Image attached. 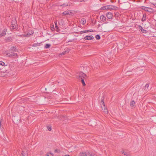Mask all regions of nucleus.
<instances>
[{"mask_svg": "<svg viewBox=\"0 0 156 156\" xmlns=\"http://www.w3.org/2000/svg\"><path fill=\"white\" fill-rule=\"evenodd\" d=\"M40 43H34L33 45L32 46L33 47H37L38 46H40Z\"/></svg>", "mask_w": 156, "mask_h": 156, "instance_id": "obj_17", "label": "nucleus"}, {"mask_svg": "<svg viewBox=\"0 0 156 156\" xmlns=\"http://www.w3.org/2000/svg\"><path fill=\"white\" fill-rule=\"evenodd\" d=\"M17 51V49L16 46H12L11 47V48L9 49V51H10L16 52Z\"/></svg>", "mask_w": 156, "mask_h": 156, "instance_id": "obj_6", "label": "nucleus"}, {"mask_svg": "<svg viewBox=\"0 0 156 156\" xmlns=\"http://www.w3.org/2000/svg\"><path fill=\"white\" fill-rule=\"evenodd\" d=\"M146 15L145 14H144L143 15V17L141 19V21L143 22L145 21L146 20Z\"/></svg>", "mask_w": 156, "mask_h": 156, "instance_id": "obj_12", "label": "nucleus"}, {"mask_svg": "<svg viewBox=\"0 0 156 156\" xmlns=\"http://www.w3.org/2000/svg\"><path fill=\"white\" fill-rule=\"evenodd\" d=\"M7 31V29H4L2 30V32L0 34V37H2L4 36L6 34V32Z\"/></svg>", "mask_w": 156, "mask_h": 156, "instance_id": "obj_7", "label": "nucleus"}, {"mask_svg": "<svg viewBox=\"0 0 156 156\" xmlns=\"http://www.w3.org/2000/svg\"><path fill=\"white\" fill-rule=\"evenodd\" d=\"M95 38L97 40H99L100 39V36L99 34H97L95 36Z\"/></svg>", "mask_w": 156, "mask_h": 156, "instance_id": "obj_27", "label": "nucleus"}, {"mask_svg": "<svg viewBox=\"0 0 156 156\" xmlns=\"http://www.w3.org/2000/svg\"><path fill=\"white\" fill-rule=\"evenodd\" d=\"M14 23L15 24H16V22H15V21L14 22Z\"/></svg>", "mask_w": 156, "mask_h": 156, "instance_id": "obj_43", "label": "nucleus"}, {"mask_svg": "<svg viewBox=\"0 0 156 156\" xmlns=\"http://www.w3.org/2000/svg\"><path fill=\"white\" fill-rule=\"evenodd\" d=\"M48 130L49 131H51V127H48Z\"/></svg>", "mask_w": 156, "mask_h": 156, "instance_id": "obj_35", "label": "nucleus"}, {"mask_svg": "<svg viewBox=\"0 0 156 156\" xmlns=\"http://www.w3.org/2000/svg\"><path fill=\"white\" fill-rule=\"evenodd\" d=\"M72 13V12L71 11L68 10V11H64L63 13V14L64 15H70Z\"/></svg>", "mask_w": 156, "mask_h": 156, "instance_id": "obj_9", "label": "nucleus"}, {"mask_svg": "<svg viewBox=\"0 0 156 156\" xmlns=\"http://www.w3.org/2000/svg\"><path fill=\"white\" fill-rule=\"evenodd\" d=\"M55 152H57L59 153L60 152V151H59L58 150V149H56L55 150Z\"/></svg>", "mask_w": 156, "mask_h": 156, "instance_id": "obj_36", "label": "nucleus"}, {"mask_svg": "<svg viewBox=\"0 0 156 156\" xmlns=\"http://www.w3.org/2000/svg\"><path fill=\"white\" fill-rule=\"evenodd\" d=\"M120 16V13L118 12H116L115 13V17H119Z\"/></svg>", "mask_w": 156, "mask_h": 156, "instance_id": "obj_23", "label": "nucleus"}, {"mask_svg": "<svg viewBox=\"0 0 156 156\" xmlns=\"http://www.w3.org/2000/svg\"><path fill=\"white\" fill-rule=\"evenodd\" d=\"M6 55L7 56L11 58V53L9 52H6Z\"/></svg>", "mask_w": 156, "mask_h": 156, "instance_id": "obj_28", "label": "nucleus"}, {"mask_svg": "<svg viewBox=\"0 0 156 156\" xmlns=\"http://www.w3.org/2000/svg\"><path fill=\"white\" fill-rule=\"evenodd\" d=\"M86 32H87V30L81 31L80 32V34H83Z\"/></svg>", "mask_w": 156, "mask_h": 156, "instance_id": "obj_32", "label": "nucleus"}, {"mask_svg": "<svg viewBox=\"0 0 156 156\" xmlns=\"http://www.w3.org/2000/svg\"><path fill=\"white\" fill-rule=\"evenodd\" d=\"M80 2H84L86 0H80Z\"/></svg>", "mask_w": 156, "mask_h": 156, "instance_id": "obj_38", "label": "nucleus"}, {"mask_svg": "<svg viewBox=\"0 0 156 156\" xmlns=\"http://www.w3.org/2000/svg\"><path fill=\"white\" fill-rule=\"evenodd\" d=\"M11 58H17L18 55L17 53L14 52H11Z\"/></svg>", "mask_w": 156, "mask_h": 156, "instance_id": "obj_8", "label": "nucleus"}, {"mask_svg": "<svg viewBox=\"0 0 156 156\" xmlns=\"http://www.w3.org/2000/svg\"><path fill=\"white\" fill-rule=\"evenodd\" d=\"M51 45L50 44H46L45 45L44 48H49L50 47V46H51Z\"/></svg>", "mask_w": 156, "mask_h": 156, "instance_id": "obj_19", "label": "nucleus"}, {"mask_svg": "<svg viewBox=\"0 0 156 156\" xmlns=\"http://www.w3.org/2000/svg\"><path fill=\"white\" fill-rule=\"evenodd\" d=\"M140 8L145 11L149 12H152L153 10L152 8L147 7L141 6L140 7Z\"/></svg>", "mask_w": 156, "mask_h": 156, "instance_id": "obj_3", "label": "nucleus"}, {"mask_svg": "<svg viewBox=\"0 0 156 156\" xmlns=\"http://www.w3.org/2000/svg\"><path fill=\"white\" fill-rule=\"evenodd\" d=\"M80 22L82 24L84 25L86 23V20L84 18H82L81 19Z\"/></svg>", "mask_w": 156, "mask_h": 156, "instance_id": "obj_13", "label": "nucleus"}, {"mask_svg": "<svg viewBox=\"0 0 156 156\" xmlns=\"http://www.w3.org/2000/svg\"><path fill=\"white\" fill-rule=\"evenodd\" d=\"M56 30L58 32L60 31V29L58 28V29H56Z\"/></svg>", "mask_w": 156, "mask_h": 156, "instance_id": "obj_37", "label": "nucleus"}, {"mask_svg": "<svg viewBox=\"0 0 156 156\" xmlns=\"http://www.w3.org/2000/svg\"><path fill=\"white\" fill-rule=\"evenodd\" d=\"M117 7L115 6L112 5H108L101 7L100 9L101 10H114Z\"/></svg>", "mask_w": 156, "mask_h": 156, "instance_id": "obj_1", "label": "nucleus"}, {"mask_svg": "<svg viewBox=\"0 0 156 156\" xmlns=\"http://www.w3.org/2000/svg\"><path fill=\"white\" fill-rule=\"evenodd\" d=\"M154 6L156 7V3L154 4Z\"/></svg>", "mask_w": 156, "mask_h": 156, "instance_id": "obj_42", "label": "nucleus"}, {"mask_svg": "<svg viewBox=\"0 0 156 156\" xmlns=\"http://www.w3.org/2000/svg\"><path fill=\"white\" fill-rule=\"evenodd\" d=\"M72 40H70L69 41H68V42H72Z\"/></svg>", "mask_w": 156, "mask_h": 156, "instance_id": "obj_40", "label": "nucleus"}, {"mask_svg": "<svg viewBox=\"0 0 156 156\" xmlns=\"http://www.w3.org/2000/svg\"><path fill=\"white\" fill-rule=\"evenodd\" d=\"M106 17L104 15H101L100 16L101 20L103 22H105L106 20Z\"/></svg>", "mask_w": 156, "mask_h": 156, "instance_id": "obj_10", "label": "nucleus"}, {"mask_svg": "<svg viewBox=\"0 0 156 156\" xmlns=\"http://www.w3.org/2000/svg\"><path fill=\"white\" fill-rule=\"evenodd\" d=\"M21 156H27V153H25L23 151H22V153Z\"/></svg>", "mask_w": 156, "mask_h": 156, "instance_id": "obj_25", "label": "nucleus"}, {"mask_svg": "<svg viewBox=\"0 0 156 156\" xmlns=\"http://www.w3.org/2000/svg\"><path fill=\"white\" fill-rule=\"evenodd\" d=\"M94 38L92 35L87 36L84 37V39L86 40H92Z\"/></svg>", "mask_w": 156, "mask_h": 156, "instance_id": "obj_5", "label": "nucleus"}, {"mask_svg": "<svg viewBox=\"0 0 156 156\" xmlns=\"http://www.w3.org/2000/svg\"><path fill=\"white\" fill-rule=\"evenodd\" d=\"M12 38L11 37H8L6 39V40L8 42L11 41H12Z\"/></svg>", "mask_w": 156, "mask_h": 156, "instance_id": "obj_20", "label": "nucleus"}, {"mask_svg": "<svg viewBox=\"0 0 156 156\" xmlns=\"http://www.w3.org/2000/svg\"><path fill=\"white\" fill-rule=\"evenodd\" d=\"M122 154H123L124 155H126V156H130V154L126 152H123Z\"/></svg>", "mask_w": 156, "mask_h": 156, "instance_id": "obj_29", "label": "nucleus"}, {"mask_svg": "<svg viewBox=\"0 0 156 156\" xmlns=\"http://www.w3.org/2000/svg\"><path fill=\"white\" fill-rule=\"evenodd\" d=\"M69 3H64L62 5H60V6H61L62 7H65L66 6H69L70 5H69Z\"/></svg>", "mask_w": 156, "mask_h": 156, "instance_id": "obj_15", "label": "nucleus"}, {"mask_svg": "<svg viewBox=\"0 0 156 156\" xmlns=\"http://www.w3.org/2000/svg\"><path fill=\"white\" fill-rule=\"evenodd\" d=\"M0 65L4 66L5 65V63L3 62L2 61H0Z\"/></svg>", "mask_w": 156, "mask_h": 156, "instance_id": "obj_31", "label": "nucleus"}, {"mask_svg": "<svg viewBox=\"0 0 156 156\" xmlns=\"http://www.w3.org/2000/svg\"><path fill=\"white\" fill-rule=\"evenodd\" d=\"M149 87L148 84H146V85L144 87V90H147Z\"/></svg>", "mask_w": 156, "mask_h": 156, "instance_id": "obj_24", "label": "nucleus"}, {"mask_svg": "<svg viewBox=\"0 0 156 156\" xmlns=\"http://www.w3.org/2000/svg\"><path fill=\"white\" fill-rule=\"evenodd\" d=\"M101 105H103L104 107H105V104H104V99L103 98H101Z\"/></svg>", "mask_w": 156, "mask_h": 156, "instance_id": "obj_21", "label": "nucleus"}, {"mask_svg": "<svg viewBox=\"0 0 156 156\" xmlns=\"http://www.w3.org/2000/svg\"><path fill=\"white\" fill-rule=\"evenodd\" d=\"M76 76L79 78L82 79L85 78L86 77V75L85 73L80 72L77 73Z\"/></svg>", "mask_w": 156, "mask_h": 156, "instance_id": "obj_2", "label": "nucleus"}, {"mask_svg": "<svg viewBox=\"0 0 156 156\" xmlns=\"http://www.w3.org/2000/svg\"><path fill=\"white\" fill-rule=\"evenodd\" d=\"M11 27H12V29L15 28L16 25L15 24H13V23L12 22L11 24Z\"/></svg>", "mask_w": 156, "mask_h": 156, "instance_id": "obj_26", "label": "nucleus"}, {"mask_svg": "<svg viewBox=\"0 0 156 156\" xmlns=\"http://www.w3.org/2000/svg\"><path fill=\"white\" fill-rule=\"evenodd\" d=\"M128 72L126 73V75H127L128 74Z\"/></svg>", "mask_w": 156, "mask_h": 156, "instance_id": "obj_41", "label": "nucleus"}, {"mask_svg": "<svg viewBox=\"0 0 156 156\" xmlns=\"http://www.w3.org/2000/svg\"><path fill=\"white\" fill-rule=\"evenodd\" d=\"M55 27L56 29H58V27L57 25L56 21H55Z\"/></svg>", "mask_w": 156, "mask_h": 156, "instance_id": "obj_30", "label": "nucleus"}, {"mask_svg": "<svg viewBox=\"0 0 156 156\" xmlns=\"http://www.w3.org/2000/svg\"><path fill=\"white\" fill-rule=\"evenodd\" d=\"M87 32H91L93 31L92 29H90L89 30H87Z\"/></svg>", "mask_w": 156, "mask_h": 156, "instance_id": "obj_33", "label": "nucleus"}, {"mask_svg": "<svg viewBox=\"0 0 156 156\" xmlns=\"http://www.w3.org/2000/svg\"><path fill=\"white\" fill-rule=\"evenodd\" d=\"M65 156H70V155H67H67H65Z\"/></svg>", "mask_w": 156, "mask_h": 156, "instance_id": "obj_39", "label": "nucleus"}, {"mask_svg": "<svg viewBox=\"0 0 156 156\" xmlns=\"http://www.w3.org/2000/svg\"><path fill=\"white\" fill-rule=\"evenodd\" d=\"M51 30H54L55 29V28H54V25L52 26L51 27Z\"/></svg>", "mask_w": 156, "mask_h": 156, "instance_id": "obj_34", "label": "nucleus"}, {"mask_svg": "<svg viewBox=\"0 0 156 156\" xmlns=\"http://www.w3.org/2000/svg\"><path fill=\"white\" fill-rule=\"evenodd\" d=\"M106 16L109 19H112L113 17V15L110 12H108L106 13Z\"/></svg>", "mask_w": 156, "mask_h": 156, "instance_id": "obj_4", "label": "nucleus"}, {"mask_svg": "<svg viewBox=\"0 0 156 156\" xmlns=\"http://www.w3.org/2000/svg\"><path fill=\"white\" fill-rule=\"evenodd\" d=\"M135 105V102L133 100L132 101L130 102V105L131 107Z\"/></svg>", "mask_w": 156, "mask_h": 156, "instance_id": "obj_18", "label": "nucleus"}, {"mask_svg": "<svg viewBox=\"0 0 156 156\" xmlns=\"http://www.w3.org/2000/svg\"><path fill=\"white\" fill-rule=\"evenodd\" d=\"M54 154H53L51 152H48L45 155V156H53Z\"/></svg>", "mask_w": 156, "mask_h": 156, "instance_id": "obj_16", "label": "nucleus"}, {"mask_svg": "<svg viewBox=\"0 0 156 156\" xmlns=\"http://www.w3.org/2000/svg\"><path fill=\"white\" fill-rule=\"evenodd\" d=\"M101 107H102V108L104 112L105 113H108V110H107V108H106L105 106L104 107L103 106V107L102 106H101Z\"/></svg>", "mask_w": 156, "mask_h": 156, "instance_id": "obj_14", "label": "nucleus"}, {"mask_svg": "<svg viewBox=\"0 0 156 156\" xmlns=\"http://www.w3.org/2000/svg\"><path fill=\"white\" fill-rule=\"evenodd\" d=\"M139 28L143 33H147V31L144 29L143 27L139 25Z\"/></svg>", "mask_w": 156, "mask_h": 156, "instance_id": "obj_11", "label": "nucleus"}, {"mask_svg": "<svg viewBox=\"0 0 156 156\" xmlns=\"http://www.w3.org/2000/svg\"><path fill=\"white\" fill-rule=\"evenodd\" d=\"M81 81L83 84V86H84L86 85V84L84 82V81L83 79H81Z\"/></svg>", "mask_w": 156, "mask_h": 156, "instance_id": "obj_22", "label": "nucleus"}]
</instances>
